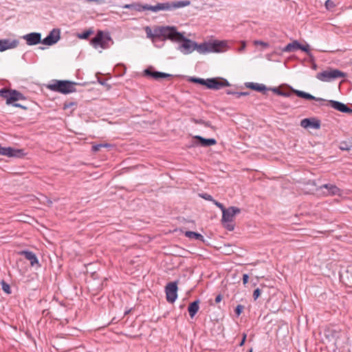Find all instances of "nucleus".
<instances>
[{"mask_svg":"<svg viewBox=\"0 0 352 352\" xmlns=\"http://www.w3.org/2000/svg\"><path fill=\"white\" fill-rule=\"evenodd\" d=\"M347 74L338 69L328 68L317 74L318 80L323 82L338 81V88L341 86H346L348 88L351 86V82L346 79Z\"/></svg>","mask_w":352,"mask_h":352,"instance_id":"1","label":"nucleus"},{"mask_svg":"<svg viewBox=\"0 0 352 352\" xmlns=\"http://www.w3.org/2000/svg\"><path fill=\"white\" fill-rule=\"evenodd\" d=\"M292 90L295 92L296 96L298 97L305 98V99L309 100H316V101L326 102V100L322 99L321 98H316V97L311 95L309 93H306V92L300 91L298 89H292ZM327 105L330 106L331 108L334 109L335 110H337L341 113H344L352 115V109L349 107L347 106V104H345L344 103L341 102L340 101L333 100H327Z\"/></svg>","mask_w":352,"mask_h":352,"instance_id":"2","label":"nucleus"},{"mask_svg":"<svg viewBox=\"0 0 352 352\" xmlns=\"http://www.w3.org/2000/svg\"><path fill=\"white\" fill-rule=\"evenodd\" d=\"M187 81L206 86V88H219L221 87H231V85L226 79L223 78H212L204 79L195 76L187 78Z\"/></svg>","mask_w":352,"mask_h":352,"instance_id":"3","label":"nucleus"},{"mask_svg":"<svg viewBox=\"0 0 352 352\" xmlns=\"http://www.w3.org/2000/svg\"><path fill=\"white\" fill-rule=\"evenodd\" d=\"M191 3L190 1H166L163 3H157L155 6L148 4V10L153 12H157L159 11H172L180 8H184L190 6Z\"/></svg>","mask_w":352,"mask_h":352,"instance_id":"4","label":"nucleus"},{"mask_svg":"<svg viewBox=\"0 0 352 352\" xmlns=\"http://www.w3.org/2000/svg\"><path fill=\"white\" fill-rule=\"evenodd\" d=\"M0 96L6 99L7 104H12L13 107L27 109V107L16 102L25 100L26 98L23 94L16 89H0Z\"/></svg>","mask_w":352,"mask_h":352,"instance_id":"5","label":"nucleus"},{"mask_svg":"<svg viewBox=\"0 0 352 352\" xmlns=\"http://www.w3.org/2000/svg\"><path fill=\"white\" fill-rule=\"evenodd\" d=\"M146 33L148 38H161L164 39H168L170 36H173V34H177V28L174 26H158L154 28L153 32L149 27H146Z\"/></svg>","mask_w":352,"mask_h":352,"instance_id":"6","label":"nucleus"},{"mask_svg":"<svg viewBox=\"0 0 352 352\" xmlns=\"http://www.w3.org/2000/svg\"><path fill=\"white\" fill-rule=\"evenodd\" d=\"M177 34H173V36H170L168 38L169 40L177 42H182L178 46V50H180L184 54H188L195 50L196 47V42L192 41L189 38H186L184 34L181 32H179L177 30Z\"/></svg>","mask_w":352,"mask_h":352,"instance_id":"7","label":"nucleus"},{"mask_svg":"<svg viewBox=\"0 0 352 352\" xmlns=\"http://www.w3.org/2000/svg\"><path fill=\"white\" fill-rule=\"evenodd\" d=\"M195 45V50L199 54L221 52L222 49L226 47V43L224 41H214L213 43H203L201 44L196 43Z\"/></svg>","mask_w":352,"mask_h":352,"instance_id":"8","label":"nucleus"},{"mask_svg":"<svg viewBox=\"0 0 352 352\" xmlns=\"http://www.w3.org/2000/svg\"><path fill=\"white\" fill-rule=\"evenodd\" d=\"M178 280L169 282L165 287L166 298L169 303H173L177 298Z\"/></svg>","mask_w":352,"mask_h":352,"instance_id":"9","label":"nucleus"},{"mask_svg":"<svg viewBox=\"0 0 352 352\" xmlns=\"http://www.w3.org/2000/svg\"><path fill=\"white\" fill-rule=\"evenodd\" d=\"M109 41H110V36L107 34L104 37L103 32L98 31L96 35L91 40V44L96 49L98 47L106 49L108 47Z\"/></svg>","mask_w":352,"mask_h":352,"instance_id":"10","label":"nucleus"},{"mask_svg":"<svg viewBox=\"0 0 352 352\" xmlns=\"http://www.w3.org/2000/svg\"><path fill=\"white\" fill-rule=\"evenodd\" d=\"M341 329L332 325H328L324 329V336L329 342H336L340 337Z\"/></svg>","mask_w":352,"mask_h":352,"instance_id":"11","label":"nucleus"},{"mask_svg":"<svg viewBox=\"0 0 352 352\" xmlns=\"http://www.w3.org/2000/svg\"><path fill=\"white\" fill-rule=\"evenodd\" d=\"M144 76L151 78L155 80H160L162 78H171L173 76L162 72L155 70L154 67L150 66L143 72Z\"/></svg>","mask_w":352,"mask_h":352,"instance_id":"12","label":"nucleus"},{"mask_svg":"<svg viewBox=\"0 0 352 352\" xmlns=\"http://www.w3.org/2000/svg\"><path fill=\"white\" fill-rule=\"evenodd\" d=\"M241 210L235 206H230L222 211V223L233 221L235 214L240 213Z\"/></svg>","mask_w":352,"mask_h":352,"instance_id":"13","label":"nucleus"},{"mask_svg":"<svg viewBox=\"0 0 352 352\" xmlns=\"http://www.w3.org/2000/svg\"><path fill=\"white\" fill-rule=\"evenodd\" d=\"M60 38V31L59 29H53L49 34L42 40V44L45 45H52L56 43Z\"/></svg>","mask_w":352,"mask_h":352,"instance_id":"14","label":"nucleus"},{"mask_svg":"<svg viewBox=\"0 0 352 352\" xmlns=\"http://www.w3.org/2000/svg\"><path fill=\"white\" fill-rule=\"evenodd\" d=\"M76 82L69 80H52L50 83L43 85L46 88H73Z\"/></svg>","mask_w":352,"mask_h":352,"instance_id":"15","label":"nucleus"},{"mask_svg":"<svg viewBox=\"0 0 352 352\" xmlns=\"http://www.w3.org/2000/svg\"><path fill=\"white\" fill-rule=\"evenodd\" d=\"M255 91L263 93V94H267L268 91H272L274 94L277 96H281L286 98H293L295 97L296 94L294 91L292 89H254Z\"/></svg>","mask_w":352,"mask_h":352,"instance_id":"16","label":"nucleus"},{"mask_svg":"<svg viewBox=\"0 0 352 352\" xmlns=\"http://www.w3.org/2000/svg\"><path fill=\"white\" fill-rule=\"evenodd\" d=\"M192 138L194 140L193 144L196 146L208 147L217 144V140L214 138H204L200 135H195Z\"/></svg>","mask_w":352,"mask_h":352,"instance_id":"17","label":"nucleus"},{"mask_svg":"<svg viewBox=\"0 0 352 352\" xmlns=\"http://www.w3.org/2000/svg\"><path fill=\"white\" fill-rule=\"evenodd\" d=\"M23 38L26 41L28 45H35L38 43H42L41 34L38 32H32L27 34L23 36Z\"/></svg>","mask_w":352,"mask_h":352,"instance_id":"18","label":"nucleus"},{"mask_svg":"<svg viewBox=\"0 0 352 352\" xmlns=\"http://www.w3.org/2000/svg\"><path fill=\"white\" fill-rule=\"evenodd\" d=\"M19 254L23 256L27 260H28L32 267H41L36 255L33 252L28 250H22L19 252Z\"/></svg>","mask_w":352,"mask_h":352,"instance_id":"19","label":"nucleus"},{"mask_svg":"<svg viewBox=\"0 0 352 352\" xmlns=\"http://www.w3.org/2000/svg\"><path fill=\"white\" fill-rule=\"evenodd\" d=\"M300 125L304 128L318 129L320 128L321 122L316 118H305L301 121Z\"/></svg>","mask_w":352,"mask_h":352,"instance_id":"20","label":"nucleus"},{"mask_svg":"<svg viewBox=\"0 0 352 352\" xmlns=\"http://www.w3.org/2000/svg\"><path fill=\"white\" fill-rule=\"evenodd\" d=\"M18 45L19 41L17 40L1 39L0 40V52L15 48Z\"/></svg>","mask_w":352,"mask_h":352,"instance_id":"21","label":"nucleus"},{"mask_svg":"<svg viewBox=\"0 0 352 352\" xmlns=\"http://www.w3.org/2000/svg\"><path fill=\"white\" fill-rule=\"evenodd\" d=\"M245 88H267L264 84L256 82H245ZM273 88H293L292 86L287 84H282Z\"/></svg>","mask_w":352,"mask_h":352,"instance_id":"22","label":"nucleus"},{"mask_svg":"<svg viewBox=\"0 0 352 352\" xmlns=\"http://www.w3.org/2000/svg\"><path fill=\"white\" fill-rule=\"evenodd\" d=\"M200 300L199 299L190 302L188 307V311L191 318L197 314L199 309Z\"/></svg>","mask_w":352,"mask_h":352,"instance_id":"23","label":"nucleus"},{"mask_svg":"<svg viewBox=\"0 0 352 352\" xmlns=\"http://www.w3.org/2000/svg\"><path fill=\"white\" fill-rule=\"evenodd\" d=\"M328 190V195H340L341 190L334 184H326L321 186Z\"/></svg>","mask_w":352,"mask_h":352,"instance_id":"24","label":"nucleus"},{"mask_svg":"<svg viewBox=\"0 0 352 352\" xmlns=\"http://www.w3.org/2000/svg\"><path fill=\"white\" fill-rule=\"evenodd\" d=\"M299 47H300V43L298 41L294 40L292 43H288L284 48H283L282 52H293L298 50Z\"/></svg>","mask_w":352,"mask_h":352,"instance_id":"25","label":"nucleus"},{"mask_svg":"<svg viewBox=\"0 0 352 352\" xmlns=\"http://www.w3.org/2000/svg\"><path fill=\"white\" fill-rule=\"evenodd\" d=\"M123 8H129L138 12H142L144 10H148V4L142 5L140 3H133L131 4L124 5Z\"/></svg>","mask_w":352,"mask_h":352,"instance_id":"26","label":"nucleus"},{"mask_svg":"<svg viewBox=\"0 0 352 352\" xmlns=\"http://www.w3.org/2000/svg\"><path fill=\"white\" fill-rule=\"evenodd\" d=\"M184 236L190 239H195V240L201 241L202 242L205 241L204 236L198 232H196L186 231L184 232Z\"/></svg>","mask_w":352,"mask_h":352,"instance_id":"27","label":"nucleus"},{"mask_svg":"<svg viewBox=\"0 0 352 352\" xmlns=\"http://www.w3.org/2000/svg\"><path fill=\"white\" fill-rule=\"evenodd\" d=\"M125 71V67L122 64H118L113 68V72L116 76H121L124 74Z\"/></svg>","mask_w":352,"mask_h":352,"instance_id":"28","label":"nucleus"},{"mask_svg":"<svg viewBox=\"0 0 352 352\" xmlns=\"http://www.w3.org/2000/svg\"><path fill=\"white\" fill-rule=\"evenodd\" d=\"M226 94L228 95H232L236 98H239L241 96H249L250 93L249 91H234L232 89H226Z\"/></svg>","mask_w":352,"mask_h":352,"instance_id":"29","label":"nucleus"},{"mask_svg":"<svg viewBox=\"0 0 352 352\" xmlns=\"http://www.w3.org/2000/svg\"><path fill=\"white\" fill-rule=\"evenodd\" d=\"M25 155L23 149H16L12 148V152L10 153V157H22Z\"/></svg>","mask_w":352,"mask_h":352,"instance_id":"30","label":"nucleus"},{"mask_svg":"<svg viewBox=\"0 0 352 352\" xmlns=\"http://www.w3.org/2000/svg\"><path fill=\"white\" fill-rule=\"evenodd\" d=\"M1 285L2 290L7 294H10L12 293L10 286L8 283H7L4 280H1Z\"/></svg>","mask_w":352,"mask_h":352,"instance_id":"31","label":"nucleus"},{"mask_svg":"<svg viewBox=\"0 0 352 352\" xmlns=\"http://www.w3.org/2000/svg\"><path fill=\"white\" fill-rule=\"evenodd\" d=\"M94 32L91 30H87L82 32L81 34H78V38L82 39H87L88 38L91 34H92Z\"/></svg>","mask_w":352,"mask_h":352,"instance_id":"32","label":"nucleus"},{"mask_svg":"<svg viewBox=\"0 0 352 352\" xmlns=\"http://www.w3.org/2000/svg\"><path fill=\"white\" fill-rule=\"evenodd\" d=\"M109 146H110L109 144H96V145H93L92 146V151H94V152H97V151H100V149L102 148L109 147Z\"/></svg>","mask_w":352,"mask_h":352,"instance_id":"33","label":"nucleus"},{"mask_svg":"<svg viewBox=\"0 0 352 352\" xmlns=\"http://www.w3.org/2000/svg\"><path fill=\"white\" fill-rule=\"evenodd\" d=\"M10 152H12L11 147H2L1 146V150H0V155L10 157Z\"/></svg>","mask_w":352,"mask_h":352,"instance_id":"34","label":"nucleus"},{"mask_svg":"<svg viewBox=\"0 0 352 352\" xmlns=\"http://www.w3.org/2000/svg\"><path fill=\"white\" fill-rule=\"evenodd\" d=\"M245 307L242 305H238L235 309H234V313L236 316V317L240 316V315L242 314L243 311L244 310Z\"/></svg>","mask_w":352,"mask_h":352,"instance_id":"35","label":"nucleus"},{"mask_svg":"<svg viewBox=\"0 0 352 352\" xmlns=\"http://www.w3.org/2000/svg\"><path fill=\"white\" fill-rule=\"evenodd\" d=\"M10 86H11V84L8 80H4V79L0 80V87L1 88H10Z\"/></svg>","mask_w":352,"mask_h":352,"instance_id":"36","label":"nucleus"},{"mask_svg":"<svg viewBox=\"0 0 352 352\" xmlns=\"http://www.w3.org/2000/svg\"><path fill=\"white\" fill-rule=\"evenodd\" d=\"M199 196L201 198L204 199L205 200L210 201L212 202L214 201L212 196L208 193H201V194H199Z\"/></svg>","mask_w":352,"mask_h":352,"instance_id":"37","label":"nucleus"},{"mask_svg":"<svg viewBox=\"0 0 352 352\" xmlns=\"http://www.w3.org/2000/svg\"><path fill=\"white\" fill-rule=\"evenodd\" d=\"M76 105H77V102H76L66 101V102H65V103L63 104V109H67L72 107L73 106H76Z\"/></svg>","mask_w":352,"mask_h":352,"instance_id":"38","label":"nucleus"},{"mask_svg":"<svg viewBox=\"0 0 352 352\" xmlns=\"http://www.w3.org/2000/svg\"><path fill=\"white\" fill-rule=\"evenodd\" d=\"M261 290L259 288H256V289H254L252 295L254 300H257L258 297L261 296Z\"/></svg>","mask_w":352,"mask_h":352,"instance_id":"39","label":"nucleus"},{"mask_svg":"<svg viewBox=\"0 0 352 352\" xmlns=\"http://www.w3.org/2000/svg\"><path fill=\"white\" fill-rule=\"evenodd\" d=\"M54 91H59L63 94H68L75 91L76 89H53Z\"/></svg>","mask_w":352,"mask_h":352,"instance_id":"40","label":"nucleus"},{"mask_svg":"<svg viewBox=\"0 0 352 352\" xmlns=\"http://www.w3.org/2000/svg\"><path fill=\"white\" fill-rule=\"evenodd\" d=\"M299 50H302V52H306L307 54H309V45H303L300 44V47H299Z\"/></svg>","mask_w":352,"mask_h":352,"instance_id":"41","label":"nucleus"},{"mask_svg":"<svg viewBox=\"0 0 352 352\" xmlns=\"http://www.w3.org/2000/svg\"><path fill=\"white\" fill-rule=\"evenodd\" d=\"M325 6L327 9L332 8L335 6L333 1L331 0H327L325 2Z\"/></svg>","mask_w":352,"mask_h":352,"instance_id":"42","label":"nucleus"},{"mask_svg":"<svg viewBox=\"0 0 352 352\" xmlns=\"http://www.w3.org/2000/svg\"><path fill=\"white\" fill-rule=\"evenodd\" d=\"M212 203H213L216 206H217L219 208H220L221 211H223V210H225V209H226V208L224 207V206H223L221 203H220V202L217 201V200H215V199H214V201H212Z\"/></svg>","mask_w":352,"mask_h":352,"instance_id":"43","label":"nucleus"},{"mask_svg":"<svg viewBox=\"0 0 352 352\" xmlns=\"http://www.w3.org/2000/svg\"><path fill=\"white\" fill-rule=\"evenodd\" d=\"M248 280H249V276H248V274H244L243 275V285L247 284V283H248Z\"/></svg>","mask_w":352,"mask_h":352,"instance_id":"44","label":"nucleus"},{"mask_svg":"<svg viewBox=\"0 0 352 352\" xmlns=\"http://www.w3.org/2000/svg\"><path fill=\"white\" fill-rule=\"evenodd\" d=\"M98 82L101 85H107V81L108 80L107 79H103L102 78H98Z\"/></svg>","mask_w":352,"mask_h":352,"instance_id":"45","label":"nucleus"},{"mask_svg":"<svg viewBox=\"0 0 352 352\" xmlns=\"http://www.w3.org/2000/svg\"><path fill=\"white\" fill-rule=\"evenodd\" d=\"M246 337H247L246 333H243V334L242 340H241V342L239 343V346H242L244 344V343H245V342L246 340Z\"/></svg>","mask_w":352,"mask_h":352,"instance_id":"46","label":"nucleus"},{"mask_svg":"<svg viewBox=\"0 0 352 352\" xmlns=\"http://www.w3.org/2000/svg\"><path fill=\"white\" fill-rule=\"evenodd\" d=\"M255 43L256 44H259L263 47H267L269 46V44L267 43H265V42H263V41H255Z\"/></svg>","mask_w":352,"mask_h":352,"instance_id":"47","label":"nucleus"},{"mask_svg":"<svg viewBox=\"0 0 352 352\" xmlns=\"http://www.w3.org/2000/svg\"><path fill=\"white\" fill-rule=\"evenodd\" d=\"M222 298H223V296L221 294H218L215 298V302L216 303L220 302L222 300Z\"/></svg>","mask_w":352,"mask_h":352,"instance_id":"48","label":"nucleus"},{"mask_svg":"<svg viewBox=\"0 0 352 352\" xmlns=\"http://www.w3.org/2000/svg\"><path fill=\"white\" fill-rule=\"evenodd\" d=\"M226 228V229L229 231H232L234 230V226L232 225H230V224H228L227 226H225Z\"/></svg>","mask_w":352,"mask_h":352,"instance_id":"49","label":"nucleus"},{"mask_svg":"<svg viewBox=\"0 0 352 352\" xmlns=\"http://www.w3.org/2000/svg\"><path fill=\"white\" fill-rule=\"evenodd\" d=\"M117 322H118V320H116V318H111V323H116Z\"/></svg>","mask_w":352,"mask_h":352,"instance_id":"50","label":"nucleus"},{"mask_svg":"<svg viewBox=\"0 0 352 352\" xmlns=\"http://www.w3.org/2000/svg\"><path fill=\"white\" fill-rule=\"evenodd\" d=\"M249 352H253L252 349H250Z\"/></svg>","mask_w":352,"mask_h":352,"instance_id":"51","label":"nucleus"}]
</instances>
